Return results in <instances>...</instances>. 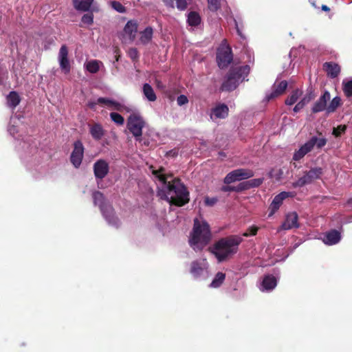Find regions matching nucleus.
I'll return each instance as SVG.
<instances>
[{
  "instance_id": "obj_1",
  "label": "nucleus",
  "mask_w": 352,
  "mask_h": 352,
  "mask_svg": "<svg viewBox=\"0 0 352 352\" xmlns=\"http://www.w3.org/2000/svg\"><path fill=\"white\" fill-rule=\"evenodd\" d=\"M149 168L155 179L162 184L157 191V196L161 199L166 200L169 204L178 206H184L188 202L189 193L179 179L168 182L167 179L171 177L172 175L167 173L164 167L154 169V167L151 166Z\"/></svg>"
},
{
  "instance_id": "obj_2",
  "label": "nucleus",
  "mask_w": 352,
  "mask_h": 352,
  "mask_svg": "<svg viewBox=\"0 0 352 352\" xmlns=\"http://www.w3.org/2000/svg\"><path fill=\"white\" fill-rule=\"evenodd\" d=\"M212 239L210 226L205 220H194V225L189 236L190 246L195 251L202 250Z\"/></svg>"
},
{
  "instance_id": "obj_3",
  "label": "nucleus",
  "mask_w": 352,
  "mask_h": 352,
  "mask_svg": "<svg viewBox=\"0 0 352 352\" xmlns=\"http://www.w3.org/2000/svg\"><path fill=\"white\" fill-rule=\"evenodd\" d=\"M242 241L241 236L232 235L218 241L210 250L218 261L223 262L237 252L238 247Z\"/></svg>"
},
{
  "instance_id": "obj_4",
  "label": "nucleus",
  "mask_w": 352,
  "mask_h": 352,
  "mask_svg": "<svg viewBox=\"0 0 352 352\" xmlns=\"http://www.w3.org/2000/svg\"><path fill=\"white\" fill-rule=\"evenodd\" d=\"M250 71L248 65L232 67L223 82L221 89L224 91L234 90L239 85L245 80Z\"/></svg>"
},
{
  "instance_id": "obj_5",
  "label": "nucleus",
  "mask_w": 352,
  "mask_h": 352,
  "mask_svg": "<svg viewBox=\"0 0 352 352\" xmlns=\"http://www.w3.org/2000/svg\"><path fill=\"white\" fill-rule=\"evenodd\" d=\"M92 197L94 204L100 207L103 217L109 224L118 227L119 220L115 217L112 206L107 203L104 195L100 191H95L92 194Z\"/></svg>"
},
{
  "instance_id": "obj_6",
  "label": "nucleus",
  "mask_w": 352,
  "mask_h": 352,
  "mask_svg": "<svg viewBox=\"0 0 352 352\" xmlns=\"http://www.w3.org/2000/svg\"><path fill=\"white\" fill-rule=\"evenodd\" d=\"M145 122L141 115L138 112H133L127 119V129L133 134L138 142H141L142 129Z\"/></svg>"
},
{
  "instance_id": "obj_7",
  "label": "nucleus",
  "mask_w": 352,
  "mask_h": 352,
  "mask_svg": "<svg viewBox=\"0 0 352 352\" xmlns=\"http://www.w3.org/2000/svg\"><path fill=\"white\" fill-rule=\"evenodd\" d=\"M322 173V168L320 167L312 168L309 170L306 171L304 175L300 177L296 182H294L292 186L297 188L309 184L314 180L320 179Z\"/></svg>"
},
{
  "instance_id": "obj_8",
  "label": "nucleus",
  "mask_w": 352,
  "mask_h": 352,
  "mask_svg": "<svg viewBox=\"0 0 352 352\" xmlns=\"http://www.w3.org/2000/svg\"><path fill=\"white\" fill-rule=\"evenodd\" d=\"M254 176V172L250 169L239 168L229 173L224 178V183L230 184L236 181L249 179Z\"/></svg>"
},
{
  "instance_id": "obj_9",
  "label": "nucleus",
  "mask_w": 352,
  "mask_h": 352,
  "mask_svg": "<svg viewBox=\"0 0 352 352\" xmlns=\"http://www.w3.org/2000/svg\"><path fill=\"white\" fill-rule=\"evenodd\" d=\"M208 263L206 259L194 261L191 263L190 272L195 278L208 276Z\"/></svg>"
},
{
  "instance_id": "obj_10",
  "label": "nucleus",
  "mask_w": 352,
  "mask_h": 352,
  "mask_svg": "<svg viewBox=\"0 0 352 352\" xmlns=\"http://www.w3.org/2000/svg\"><path fill=\"white\" fill-rule=\"evenodd\" d=\"M232 60V54L231 48L228 46H222L218 49L217 54V61L218 66L223 69L227 67L228 65Z\"/></svg>"
},
{
  "instance_id": "obj_11",
  "label": "nucleus",
  "mask_w": 352,
  "mask_h": 352,
  "mask_svg": "<svg viewBox=\"0 0 352 352\" xmlns=\"http://www.w3.org/2000/svg\"><path fill=\"white\" fill-rule=\"evenodd\" d=\"M138 32V24L133 21H129L124 26L122 41L124 43L133 42Z\"/></svg>"
},
{
  "instance_id": "obj_12",
  "label": "nucleus",
  "mask_w": 352,
  "mask_h": 352,
  "mask_svg": "<svg viewBox=\"0 0 352 352\" xmlns=\"http://www.w3.org/2000/svg\"><path fill=\"white\" fill-rule=\"evenodd\" d=\"M84 146L80 141H76L74 144V150L70 156L71 163L75 168H78L83 158Z\"/></svg>"
},
{
  "instance_id": "obj_13",
  "label": "nucleus",
  "mask_w": 352,
  "mask_h": 352,
  "mask_svg": "<svg viewBox=\"0 0 352 352\" xmlns=\"http://www.w3.org/2000/svg\"><path fill=\"white\" fill-rule=\"evenodd\" d=\"M94 176L96 179H103L109 172V163L102 159L97 160L93 166Z\"/></svg>"
},
{
  "instance_id": "obj_14",
  "label": "nucleus",
  "mask_w": 352,
  "mask_h": 352,
  "mask_svg": "<svg viewBox=\"0 0 352 352\" xmlns=\"http://www.w3.org/2000/svg\"><path fill=\"white\" fill-rule=\"evenodd\" d=\"M58 60L61 70L65 74H69L71 70V65L68 58V49L65 45H63L60 47L58 55Z\"/></svg>"
},
{
  "instance_id": "obj_15",
  "label": "nucleus",
  "mask_w": 352,
  "mask_h": 352,
  "mask_svg": "<svg viewBox=\"0 0 352 352\" xmlns=\"http://www.w3.org/2000/svg\"><path fill=\"white\" fill-rule=\"evenodd\" d=\"M287 87V82L286 80H282L280 82H275L272 87V92L270 94L266 95L267 100L274 99L278 96L283 94Z\"/></svg>"
},
{
  "instance_id": "obj_16",
  "label": "nucleus",
  "mask_w": 352,
  "mask_h": 352,
  "mask_svg": "<svg viewBox=\"0 0 352 352\" xmlns=\"http://www.w3.org/2000/svg\"><path fill=\"white\" fill-rule=\"evenodd\" d=\"M331 95L328 91H324L323 94L314 104L311 111L314 113L327 110V102L330 100Z\"/></svg>"
},
{
  "instance_id": "obj_17",
  "label": "nucleus",
  "mask_w": 352,
  "mask_h": 352,
  "mask_svg": "<svg viewBox=\"0 0 352 352\" xmlns=\"http://www.w3.org/2000/svg\"><path fill=\"white\" fill-rule=\"evenodd\" d=\"M290 195V192H281L280 193L275 196L269 208V216H272L282 205L283 200L289 197Z\"/></svg>"
},
{
  "instance_id": "obj_18",
  "label": "nucleus",
  "mask_w": 352,
  "mask_h": 352,
  "mask_svg": "<svg viewBox=\"0 0 352 352\" xmlns=\"http://www.w3.org/2000/svg\"><path fill=\"white\" fill-rule=\"evenodd\" d=\"M229 109L225 104H219L212 109L210 118L212 120L216 119L226 118L228 115Z\"/></svg>"
},
{
  "instance_id": "obj_19",
  "label": "nucleus",
  "mask_w": 352,
  "mask_h": 352,
  "mask_svg": "<svg viewBox=\"0 0 352 352\" xmlns=\"http://www.w3.org/2000/svg\"><path fill=\"white\" fill-rule=\"evenodd\" d=\"M277 285V280L273 275H265L260 285L262 292H271Z\"/></svg>"
},
{
  "instance_id": "obj_20",
  "label": "nucleus",
  "mask_w": 352,
  "mask_h": 352,
  "mask_svg": "<svg viewBox=\"0 0 352 352\" xmlns=\"http://www.w3.org/2000/svg\"><path fill=\"white\" fill-rule=\"evenodd\" d=\"M323 69L328 77L335 78L340 73V67L334 62H326L323 64Z\"/></svg>"
},
{
  "instance_id": "obj_21",
  "label": "nucleus",
  "mask_w": 352,
  "mask_h": 352,
  "mask_svg": "<svg viewBox=\"0 0 352 352\" xmlns=\"http://www.w3.org/2000/svg\"><path fill=\"white\" fill-rule=\"evenodd\" d=\"M94 0H72L74 8L80 12H93L92 4Z\"/></svg>"
},
{
  "instance_id": "obj_22",
  "label": "nucleus",
  "mask_w": 352,
  "mask_h": 352,
  "mask_svg": "<svg viewBox=\"0 0 352 352\" xmlns=\"http://www.w3.org/2000/svg\"><path fill=\"white\" fill-rule=\"evenodd\" d=\"M314 146V140L307 141L297 151L294 153L293 160L295 161H298L301 160L307 153H308L313 149Z\"/></svg>"
},
{
  "instance_id": "obj_23",
  "label": "nucleus",
  "mask_w": 352,
  "mask_h": 352,
  "mask_svg": "<svg viewBox=\"0 0 352 352\" xmlns=\"http://www.w3.org/2000/svg\"><path fill=\"white\" fill-rule=\"evenodd\" d=\"M298 214L296 212H291L286 216V219L282 224L284 230H289L294 228H298Z\"/></svg>"
},
{
  "instance_id": "obj_24",
  "label": "nucleus",
  "mask_w": 352,
  "mask_h": 352,
  "mask_svg": "<svg viewBox=\"0 0 352 352\" xmlns=\"http://www.w3.org/2000/svg\"><path fill=\"white\" fill-rule=\"evenodd\" d=\"M340 239V233L336 230H332L324 236L323 242L327 245H332L338 243Z\"/></svg>"
},
{
  "instance_id": "obj_25",
  "label": "nucleus",
  "mask_w": 352,
  "mask_h": 352,
  "mask_svg": "<svg viewBox=\"0 0 352 352\" xmlns=\"http://www.w3.org/2000/svg\"><path fill=\"white\" fill-rule=\"evenodd\" d=\"M164 5L171 9L175 7L180 11H184L188 8L186 0H162Z\"/></svg>"
},
{
  "instance_id": "obj_26",
  "label": "nucleus",
  "mask_w": 352,
  "mask_h": 352,
  "mask_svg": "<svg viewBox=\"0 0 352 352\" xmlns=\"http://www.w3.org/2000/svg\"><path fill=\"white\" fill-rule=\"evenodd\" d=\"M89 128L90 134L96 140H100L104 135V130L100 124H89Z\"/></svg>"
},
{
  "instance_id": "obj_27",
  "label": "nucleus",
  "mask_w": 352,
  "mask_h": 352,
  "mask_svg": "<svg viewBox=\"0 0 352 352\" xmlns=\"http://www.w3.org/2000/svg\"><path fill=\"white\" fill-rule=\"evenodd\" d=\"M21 97L15 91H12L6 96L7 105L8 107L14 109L21 102Z\"/></svg>"
},
{
  "instance_id": "obj_28",
  "label": "nucleus",
  "mask_w": 352,
  "mask_h": 352,
  "mask_svg": "<svg viewBox=\"0 0 352 352\" xmlns=\"http://www.w3.org/2000/svg\"><path fill=\"white\" fill-rule=\"evenodd\" d=\"M98 102L108 107H112L117 111H121L123 107L120 103L106 98H98Z\"/></svg>"
},
{
  "instance_id": "obj_29",
  "label": "nucleus",
  "mask_w": 352,
  "mask_h": 352,
  "mask_svg": "<svg viewBox=\"0 0 352 352\" xmlns=\"http://www.w3.org/2000/svg\"><path fill=\"white\" fill-rule=\"evenodd\" d=\"M102 65V63L100 60H91L86 62L84 66L89 72L96 74L99 71L100 66Z\"/></svg>"
},
{
  "instance_id": "obj_30",
  "label": "nucleus",
  "mask_w": 352,
  "mask_h": 352,
  "mask_svg": "<svg viewBox=\"0 0 352 352\" xmlns=\"http://www.w3.org/2000/svg\"><path fill=\"white\" fill-rule=\"evenodd\" d=\"M143 94L146 99L150 102L156 100L157 97L153 87L148 83H145L142 88Z\"/></svg>"
},
{
  "instance_id": "obj_31",
  "label": "nucleus",
  "mask_w": 352,
  "mask_h": 352,
  "mask_svg": "<svg viewBox=\"0 0 352 352\" xmlns=\"http://www.w3.org/2000/svg\"><path fill=\"white\" fill-rule=\"evenodd\" d=\"M226 278V274L223 272H218L210 284V287L212 288H218L223 283Z\"/></svg>"
},
{
  "instance_id": "obj_32",
  "label": "nucleus",
  "mask_w": 352,
  "mask_h": 352,
  "mask_svg": "<svg viewBox=\"0 0 352 352\" xmlns=\"http://www.w3.org/2000/svg\"><path fill=\"white\" fill-rule=\"evenodd\" d=\"M140 36V41L143 44H146L152 38L153 36V29L150 27L146 28L144 31H142Z\"/></svg>"
},
{
  "instance_id": "obj_33",
  "label": "nucleus",
  "mask_w": 352,
  "mask_h": 352,
  "mask_svg": "<svg viewBox=\"0 0 352 352\" xmlns=\"http://www.w3.org/2000/svg\"><path fill=\"white\" fill-rule=\"evenodd\" d=\"M201 18L195 12H190L188 15V23L191 26H197L200 23Z\"/></svg>"
},
{
  "instance_id": "obj_34",
  "label": "nucleus",
  "mask_w": 352,
  "mask_h": 352,
  "mask_svg": "<svg viewBox=\"0 0 352 352\" xmlns=\"http://www.w3.org/2000/svg\"><path fill=\"white\" fill-rule=\"evenodd\" d=\"M302 95V91L299 89L294 91L291 95L286 99L285 104L287 105L294 104Z\"/></svg>"
},
{
  "instance_id": "obj_35",
  "label": "nucleus",
  "mask_w": 352,
  "mask_h": 352,
  "mask_svg": "<svg viewBox=\"0 0 352 352\" xmlns=\"http://www.w3.org/2000/svg\"><path fill=\"white\" fill-rule=\"evenodd\" d=\"M340 104L341 99L340 97L336 96L332 99L329 104L327 107V111L328 113L334 112Z\"/></svg>"
},
{
  "instance_id": "obj_36",
  "label": "nucleus",
  "mask_w": 352,
  "mask_h": 352,
  "mask_svg": "<svg viewBox=\"0 0 352 352\" xmlns=\"http://www.w3.org/2000/svg\"><path fill=\"white\" fill-rule=\"evenodd\" d=\"M343 91L346 96L352 97V79L349 80H343Z\"/></svg>"
},
{
  "instance_id": "obj_37",
  "label": "nucleus",
  "mask_w": 352,
  "mask_h": 352,
  "mask_svg": "<svg viewBox=\"0 0 352 352\" xmlns=\"http://www.w3.org/2000/svg\"><path fill=\"white\" fill-rule=\"evenodd\" d=\"M110 118L113 122H114L118 125H122L124 122V118L119 113L116 112H112L110 113Z\"/></svg>"
},
{
  "instance_id": "obj_38",
  "label": "nucleus",
  "mask_w": 352,
  "mask_h": 352,
  "mask_svg": "<svg viewBox=\"0 0 352 352\" xmlns=\"http://www.w3.org/2000/svg\"><path fill=\"white\" fill-rule=\"evenodd\" d=\"M314 142V146L316 145L317 148H321L327 144L326 138H318L316 136L312 137L309 141H313Z\"/></svg>"
},
{
  "instance_id": "obj_39",
  "label": "nucleus",
  "mask_w": 352,
  "mask_h": 352,
  "mask_svg": "<svg viewBox=\"0 0 352 352\" xmlns=\"http://www.w3.org/2000/svg\"><path fill=\"white\" fill-rule=\"evenodd\" d=\"M111 7L120 13H124L126 12L125 7L119 1H113L111 2Z\"/></svg>"
},
{
  "instance_id": "obj_40",
  "label": "nucleus",
  "mask_w": 352,
  "mask_h": 352,
  "mask_svg": "<svg viewBox=\"0 0 352 352\" xmlns=\"http://www.w3.org/2000/svg\"><path fill=\"white\" fill-rule=\"evenodd\" d=\"M346 129V125H339L333 128L332 134L336 138L340 137L342 134L345 133Z\"/></svg>"
},
{
  "instance_id": "obj_41",
  "label": "nucleus",
  "mask_w": 352,
  "mask_h": 352,
  "mask_svg": "<svg viewBox=\"0 0 352 352\" xmlns=\"http://www.w3.org/2000/svg\"><path fill=\"white\" fill-rule=\"evenodd\" d=\"M208 8L212 11H217L220 8V0H207Z\"/></svg>"
},
{
  "instance_id": "obj_42",
  "label": "nucleus",
  "mask_w": 352,
  "mask_h": 352,
  "mask_svg": "<svg viewBox=\"0 0 352 352\" xmlns=\"http://www.w3.org/2000/svg\"><path fill=\"white\" fill-rule=\"evenodd\" d=\"M82 22L85 24L91 25L94 23V15L92 13H87L82 16Z\"/></svg>"
},
{
  "instance_id": "obj_43",
  "label": "nucleus",
  "mask_w": 352,
  "mask_h": 352,
  "mask_svg": "<svg viewBox=\"0 0 352 352\" xmlns=\"http://www.w3.org/2000/svg\"><path fill=\"white\" fill-rule=\"evenodd\" d=\"M263 182V179L258 178V179H254L250 181H248V184L249 186V188L252 187H257L260 186Z\"/></svg>"
},
{
  "instance_id": "obj_44",
  "label": "nucleus",
  "mask_w": 352,
  "mask_h": 352,
  "mask_svg": "<svg viewBox=\"0 0 352 352\" xmlns=\"http://www.w3.org/2000/svg\"><path fill=\"white\" fill-rule=\"evenodd\" d=\"M258 231V228L255 226H252L246 232L243 234V236H250L256 235Z\"/></svg>"
},
{
  "instance_id": "obj_45",
  "label": "nucleus",
  "mask_w": 352,
  "mask_h": 352,
  "mask_svg": "<svg viewBox=\"0 0 352 352\" xmlns=\"http://www.w3.org/2000/svg\"><path fill=\"white\" fill-rule=\"evenodd\" d=\"M188 102V98L185 95H180L177 98V104L182 106L187 104Z\"/></svg>"
},
{
  "instance_id": "obj_46",
  "label": "nucleus",
  "mask_w": 352,
  "mask_h": 352,
  "mask_svg": "<svg viewBox=\"0 0 352 352\" xmlns=\"http://www.w3.org/2000/svg\"><path fill=\"white\" fill-rule=\"evenodd\" d=\"M128 54L132 60H135L138 58V52L135 48H130Z\"/></svg>"
},
{
  "instance_id": "obj_47",
  "label": "nucleus",
  "mask_w": 352,
  "mask_h": 352,
  "mask_svg": "<svg viewBox=\"0 0 352 352\" xmlns=\"http://www.w3.org/2000/svg\"><path fill=\"white\" fill-rule=\"evenodd\" d=\"M313 98L314 97L311 95V94H307L300 101V102L302 103L303 106L305 107L307 103H309L313 99Z\"/></svg>"
},
{
  "instance_id": "obj_48",
  "label": "nucleus",
  "mask_w": 352,
  "mask_h": 352,
  "mask_svg": "<svg viewBox=\"0 0 352 352\" xmlns=\"http://www.w3.org/2000/svg\"><path fill=\"white\" fill-rule=\"evenodd\" d=\"M235 188H236V191H241L250 188L248 184V182L241 183L237 187Z\"/></svg>"
},
{
  "instance_id": "obj_49",
  "label": "nucleus",
  "mask_w": 352,
  "mask_h": 352,
  "mask_svg": "<svg viewBox=\"0 0 352 352\" xmlns=\"http://www.w3.org/2000/svg\"><path fill=\"white\" fill-rule=\"evenodd\" d=\"M178 154V150L173 149L166 153V155L168 157H175Z\"/></svg>"
},
{
  "instance_id": "obj_50",
  "label": "nucleus",
  "mask_w": 352,
  "mask_h": 352,
  "mask_svg": "<svg viewBox=\"0 0 352 352\" xmlns=\"http://www.w3.org/2000/svg\"><path fill=\"white\" fill-rule=\"evenodd\" d=\"M221 190L224 192L227 191H236V188L235 187L229 186H224L221 188Z\"/></svg>"
},
{
  "instance_id": "obj_51",
  "label": "nucleus",
  "mask_w": 352,
  "mask_h": 352,
  "mask_svg": "<svg viewBox=\"0 0 352 352\" xmlns=\"http://www.w3.org/2000/svg\"><path fill=\"white\" fill-rule=\"evenodd\" d=\"M98 104H99V103L98 102V100H97L96 101H89V102H88V103H87V106H88L90 109H95V107H96V106Z\"/></svg>"
},
{
  "instance_id": "obj_52",
  "label": "nucleus",
  "mask_w": 352,
  "mask_h": 352,
  "mask_svg": "<svg viewBox=\"0 0 352 352\" xmlns=\"http://www.w3.org/2000/svg\"><path fill=\"white\" fill-rule=\"evenodd\" d=\"M304 107L303 104L300 102H298L294 108V112H298Z\"/></svg>"
},
{
  "instance_id": "obj_53",
  "label": "nucleus",
  "mask_w": 352,
  "mask_h": 352,
  "mask_svg": "<svg viewBox=\"0 0 352 352\" xmlns=\"http://www.w3.org/2000/svg\"><path fill=\"white\" fill-rule=\"evenodd\" d=\"M217 201V199H209V198H206V200H205V202L207 205L208 206H212L213 204H214Z\"/></svg>"
},
{
  "instance_id": "obj_54",
  "label": "nucleus",
  "mask_w": 352,
  "mask_h": 352,
  "mask_svg": "<svg viewBox=\"0 0 352 352\" xmlns=\"http://www.w3.org/2000/svg\"><path fill=\"white\" fill-rule=\"evenodd\" d=\"M322 10L326 12H329L330 10V8L326 5H322Z\"/></svg>"
},
{
  "instance_id": "obj_55",
  "label": "nucleus",
  "mask_w": 352,
  "mask_h": 352,
  "mask_svg": "<svg viewBox=\"0 0 352 352\" xmlns=\"http://www.w3.org/2000/svg\"><path fill=\"white\" fill-rule=\"evenodd\" d=\"M234 22H235V25H236V28L237 32L240 35L241 34V32H240V30H239V29L238 28L237 22H236V20H234Z\"/></svg>"
}]
</instances>
